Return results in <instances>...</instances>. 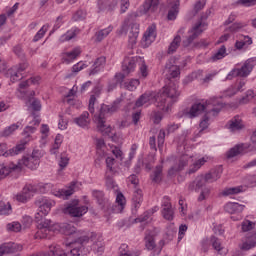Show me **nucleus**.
<instances>
[{
  "instance_id": "1",
  "label": "nucleus",
  "mask_w": 256,
  "mask_h": 256,
  "mask_svg": "<svg viewBox=\"0 0 256 256\" xmlns=\"http://www.w3.org/2000/svg\"><path fill=\"white\" fill-rule=\"evenodd\" d=\"M119 109V102L115 101L113 104H102L99 113L94 115V121L97 125L98 131L104 136L109 137L114 143H119L120 137L113 133V128L105 124L107 117L113 115Z\"/></svg>"
},
{
  "instance_id": "2",
  "label": "nucleus",
  "mask_w": 256,
  "mask_h": 256,
  "mask_svg": "<svg viewBox=\"0 0 256 256\" xmlns=\"http://www.w3.org/2000/svg\"><path fill=\"white\" fill-rule=\"evenodd\" d=\"M179 95H181L179 85L171 82L168 86L160 90L155 96L156 107L165 113H169L173 103H177Z\"/></svg>"
},
{
  "instance_id": "3",
  "label": "nucleus",
  "mask_w": 256,
  "mask_h": 256,
  "mask_svg": "<svg viewBox=\"0 0 256 256\" xmlns=\"http://www.w3.org/2000/svg\"><path fill=\"white\" fill-rule=\"evenodd\" d=\"M221 109H223V103L217 100V98H210L205 102H195L188 112V117L190 119H195V117H199L202 113L213 115V117H215L216 115H219Z\"/></svg>"
},
{
  "instance_id": "4",
  "label": "nucleus",
  "mask_w": 256,
  "mask_h": 256,
  "mask_svg": "<svg viewBox=\"0 0 256 256\" xmlns=\"http://www.w3.org/2000/svg\"><path fill=\"white\" fill-rule=\"evenodd\" d=\"M251 151H256V144H238L227 152L226 157L227 159H233V157H238V155H246V153H251ZM251 167H256V158L244 165V169H249Z\"/></svg>"
},
{
  "instance_id": "5",
  "label": "nucleus",
  "mask_w": 256,
  "mask_h": 256,
  "mask_svg": "<svg viewBox=\"0 0 256 256\" xmlns=\"http://www.w3.org/2000/svg\"><path fill=\"white\" fill-rule=\"evenodd\" d=\"M209 13L211 12H206V15H202L200 19L193 25L189 31V36L182 42L183 47H189V45H191V43H193V41L197 39V37H199L203 31H205V29H207V23H205V20L207 17H209Z\"/></svg>"
},
{
  "instance_id": "6",
  "label": "nucleus",
  "mask_w": 256,
  "mask_h": 256,
  "mask_svg": "<svg viewBox=\"0 0 256 256\" xmlns=\"http://www.w3.org/2000/svg\"><path fill=\"white\" fill-rule=\"evenodd\" d=\"M44 217L45 215H42L41 220H36L40 227L35 235L36 239H47V233L59 231V224H53V221L45 219Z\"/></svg>"
},
{
  "instance_id": "7",
  "label": "nucleus",
  "mask_w": 256,
  "mask_h": 256,
  "mask_svg": "<svg viewBox=\"0 0 256 256\" xmlns=\"http://www.w3.org/2000/svg\"><path fill=\"white\" fill-rule=\"evenodd\" d=\"M35 205L38 207V212L35 214V220L41 221V219H43V215H49L51 208L55 205V202L49 198L42 197L35 201Z\"/></svg>"
},
{
  "instance_id": "8",
  "label": "nucleus",
  "mask_w": 256,
  "mask_h": 256,
  "mask_svg": "<svg viewBox=\"0 0 256 256\" xmlns=\"http://www.w3.org/2000/svg\"><path fill=\"white\" fill-rule=\"evenodd\" d=\"M87 211H89V208L79 205L78 201L71 202L63 209V212L70 215V217H83Z\"/></svg>"
},
{
  "instance_id": "9",
  "label": "nucleus",
  "mask_w": 256,
  "mask_h": 256,
  "mask_svg": "<svg viewBox=\"0 0 256 256\" xmlns=\"http://www.w3.org/2000/svg\"><path fill=\"white\" fill-rule=\"evenodd\" d=\"M59 229H61L64 235H72V237L75 239L74 242H70L69 245H77L76 247H79V244H76L75 241H77L79 237H83V235H81V232L77 231L75 226H73L72 224H62L61 226H59ZM67 245L68 244H66V247Z\"/></svg>"
},
{
  "instance_id": "10",
  "label": "nucleus",
  "mask_w": 256,
  "mask_h": 256,
  "mask_svg": "<svg viewBox=\"0 0 256 256\" xmlns=\"http://www.w3.org/2000/svg\"><path fill=\"white\" fill-rule=\"evenodd\" d=\"M255 65L256 57L247 59L241 68H236L239 77H249V75H251V71H253V69L255 68Z\"/></svg>"
},
{
  "instance_id": "11",
  "label": "nucleus",
  "mask_w": 256,
  "mask_h": 256,
  "mask_svg": "<svg viewBox=\"0 0 256 256\" xmlns=\"http://www.w3.org/2000/svg\"><path fill=\"white\" fill-rule=\"evenodd\" d=\"M162 208V216L164 217V219H166V221H173V219L175 218V210L171 205L169 197L165 196L163 198Z\"/></svg>"
},
{
  "instance_id": "12",
  "label": "nucleus",
  "mask_w": 256,
  "mask_h": 256,
  "mask_svg": "<svg viewBox=\"0 0 256 256\" xmlns=\"http://www.w3.org/2000/svg\"><path fill=\"white\" fill-rule=\"evenodd\" d=\"M29 68L28 62H22L12 68V74L10 76L11 81L15 83V81H21L23 79V72Z\"/></svg>"
},
{
  "instance_id": "13",
  "label": "nucleus",
  "mask_w": 256,
  "mask_h": 256,
  "mask_svg": "<svg viewBox=\"0 0 256 256\" xmlns=\"http://www.w3.org/2000/svg\"><path fill=\"white\" fill-rule=\"evenodd\" d=\"M36 191L35 187L28 185L16 196V201H19V203H27L28 199H31V197L35 195Z\"/></svg>"
},
{
  "instance_id": "14",
  "label": "nucleus",
  "mask_w": 256,
  "mask_h": 256,
  "mask_svg": "<svg viewBox=\"0 0 256 256\" xmlns=\"http://www.w3.org/2000/svg\"><path fill=\"white\" fill-rule=\"evenodd\" d=\"M17 251H23V246L21 244L9 242L0 245V256L9 255V253H17Z\"/></svg>"
},
{
  "instance_id": "15",
  "label": "nucleus",
  "mask_w": 256,
  "mask_h": 256,
  "mask_svg": "<svg viewBox=\"0 0 256 256\" xmlns=\"http://www.w3.org/2000/svg\"><path fill=\"white\" fill-rule=\"evenodd\" d=\"M81 183L79 182H71L68 189H61L56 193V197H60L62 199H69L71 195L75 193V191H78L79 186Z\"/></svg>"
},
{
  "instance_id": "16",
  "label": "nucleus",
  "mask_w": 256,
  "mask_h": 256,
  "mask_svg": "<svg viewBox=\"0 0 256 256\" xmlns=\"http://www.w3.org/2000/svg\"><path fill=\"white\" fill-rule=\"evenodd\" d=\"M253 247H256V233H248L246 239L242 240L239 248L242 251H249V249H253Z\"/></svg>"
},
{
  "instance_id": "17",
  "label": "nucleus",
  "mask_w": 256,
  "mask_h": 256,
  "mask_svg": "<svg viewBox=\"0 0 256 256\" xmlns=\"http://www.w3.org/2000/svg\"><path fill=\"white\" fill-rule=\"evenodd\" d=\"M139 37V24L137 22L130 23V29L128 32V43L133 47L137 44V39Z\"/></svg>"
},
{
  "instance_id": "18",
  "label": "nucleus",
  "mask_w": 256,
  "mask_h": 256,
  "mask_svg": "<svg viewBox=\"0 0 256 256\" xmlns=\"http://www.w3.org/2000/svg\"><path fill=\"white\" fill-rule=\"evenodd\" d=\"M156 29L157 27L155 25H151L144 33L142 41L143 43H145L146 47H149V45H151L153 41H155V38L157 37V33L155 32Z\"/></svg>"
},
{
  "instance_id": "19",
  "label": "nucleus",
  "mask_w": 256,
  "mask_h": 256,
  "mask_svg": "<svg viewBox=\"0 0 256 256\" xmlns=\"http://www.w3.org/2000/svg\"><path fill=\"white\" fill-rule=\"evenodd\" d=\"M164 73L168 75V79H175V77H179V75H181V70L179 69V66L168 62L165 65Z\"/></svg>"
},
{
  "instance_id": "20",
  "label": "nucleus",
  "mask_w": 256,
  "mask_h": 256,
  "mask_svg": "<svg viewBox=\"0 0 256 256\" xmlns=\"http://www.w3.org/2000/svg\"><path fill=\"white\" fill-rule=\"evenodd\" d=\"M205 183H208L205 176H197L194 181L188 184V189L189 191H199V189H201Z\"/></svg>"
},
{
  "instance_id": "21",
  "label": "nucleus",
  "mask_w": 256,
  "mask_h": 256,
  "mask_svg": "<svg viewBox=\"0 0 256 256\" xmlns=\"http://www.w3.org/2000/svg\"><path fill=\"white\" fill-rule=\"evenodd\" d=\"M243 209H245V205L239 204L237 202H228L224 206V210L226 213H230V215H233L235 213H243Z\"/></svg>"
},
{
  "instance_id": "22",
  "label": "nucleus",
  "mask_w": 256,
  "mask_h": 256,
  "mask_svg": "<svg viewBox=\"0 0 256 256\" xmlns=\"http://www.w3.org/2000/svg\"><path fill=\"white\" fill-rule=\"evenodd\" d=\"M171 9L168 11V19L169 21H175L177 19V15H179V0H168Z\"/></svg>"
},
{
  "instance_id": "23",
  "label": "nucleus",
  "mask_w": 256,
  "mask_h": 256,
  "mask_svg": "<svg viewBox=\"0 0 256 256\" xmlns=\"http://www.w3.org/2000/svg\"><path fill=\"white\" fill-rule=\"evenodd\" d=\"M228 129L235 133L236 131H241L243 129V121L241 120V117L235 116L228 122Z\"/></svg>"
},
{
  "instance_id": "24",
  "label": "nucleus",
  "mask_w": 256,
  "mask_h": 256,
  "mask_svg": "<svg viewBox=\"0 0 256 256\" xmlns=\"http://www.w3.org/2000/svg\"><path fill=\"white\" fill-rule=\"evenodd\" d=\"M101 91H103V86L101 85H98L94 88V95H91L89 99L88 109L90 113H95V101H97V97L101 95Z\"/></svg>"
},
{
  "instance_id": "25",
  "label": "nucleus",
  "mask_w": 256,
  "mask_h": 256,
  "mask_svg": "<svg viewBox=\"0 0 256 256\" xmlns=\"http://www.w3.org/2000/svg\"><path fill=\"white\" fill-rule=\"evenodd\" d=\"M145 245L148 251H153L157 245L155 244V231L147 230L145 233Z\"/></svg>"
},
{
  "instance_id": "26",
  "label": "nucleus",
  "mask_w": 256,
  "mask_h": 256,
  "mask_svg": "<svg viewBox=\"0 0 256 256\" xmlns=\"http://www.w3.org/2000/svg\"><path fill=\"white\" fill-rule=\"evenodd\" d=\"M33 163H35L34 159H31L30 156L28 157H23L17 164L16 167L17 171H21V169H23L24 167H27L28 169H35L36 167H39V164H35L33 167H31L30 165H33Z\"/></svg>"
},
{
  "instance_id": "27",
  "label": "nucleus",
  "mask_w": 256,
  "mask_h": 256,
  "mask_svg": "<svg viewBox=\"0 0 256 256\" xmlns=\"http://www.w3.org/2000/svg\"><path fill=\"white\" fill-rule=\"evenodd\" d=\"M152 183H161L163 181V165H158L150 175Z\"/></svg>"
},
{
  "instance_id": "28",
  "label": "nucleus",
  "mask_w": 256,
  "mask_h": 256,
  "mask_svg": "<svg viewBox=\"0 0 256 256\" xmlns=\"http://www.w3.org/2000/svg\"><path fill=\"white\" fill-rule=\"evenodd\" d=\"M135 58H126L122 65V71L125 75H129V73H133L135 71Z\"/></svg>"
},
{
  "instance_id": "29",
  "label": "nucleus",
  "mask_w": 256,
  "mask_h": 256,
  "mask_svg": "<svg viewBox=\"0 0 256 256\" xmlns=\"http://www.w3.org/2000/svg\"><path fill=\"white\" fill-rule=\"evenodd\" d=\"M106 63L107 58H105V56L98 57L93 64L94 68L90 71V75H95L96 73H99V71H101V68L105 67Z\"/></svg>"
},
{
  "instance_id": "30",
  "label": "nucleus",
  "mask_w": 256,
  "mask_h": 256,
  "mask_svg": "<svg viewBox=\"0 0 256 256\" xmlns=\"http://www.w3.org/2000/svg\"><path fill=\"white\" fill-rule=\"evenodd\" d=\"M92 195L95 200H97V203L102 207V209H105L107 207L109 201L105 200V194L102 191L99 190H93Z\"/></svg>"
},
{
  "instance_id": "31",
  "label": "nucleus",
  "mask_w": 256,
  "mask_h": 256,
  "mask_svg": "<svg viewBox=\"0 0 256 256\" xmlns=\"http://www.w3.org/2000/svg\"><path fill=\"white\" fill-rule=\"evenodd\" d=\"M19 166L14 163H10L8 166L0 168V181H3L12 171H18Z\"/></svg>"
},
{
  "instance_id": "32",
  "label": "nucleus",
  "mask_w": 256,
  "mask_h": 256,
  "mask_svg": "<svg viewBox=\"0 0 256 256\" xmlns=\"http://www.w3.org/2000/svg\"><path fill=\"white\" fill-rule=\"evenodd\" d=\"M19 127H21V122L11 124L0 132V137H11V135H13V133H15Z\"/></svg>"
},
{
  "instance_id": "33",
  "label": "nucleus",
  "mask_w": 256,
  "mask_h": 256,
  "mask_svg": "<svg viewBox=\"0 0 256 256\" xmlns=\"http://www.w3.org/2000/svg\"><path fill=\"white\" fill-rule=\"evenodd\" d=\"M144 13H151L157 11V7H159V0H145L144 4Z\"/></svg>"
},
{
  "instance_id": "34",
  "label": "nucleus",
  "mask_w": 256,
  "mask_h": 256,
  "mask_svg": "<svg viewBox=\"0 0 256 256\" xmlns=\"http://www.w3.org/2000/svg\"><path fill=\"white\" fill-rule=\"evenodd\" d=\"M132 203L133 207H135L136 209H139L141 207V203H143V191H141V189H136L134 191Z\"/></svg>"
},
{
  "instance_id": "35",
  "label": "nucleus",
  "mask_w": 256,
  "mask_h": 256,
  "mask_svg": "<svg viewBox=\"0 0 256 256\" xmlns=\"http://www.w3.org/2000/svg\"><path fill=\"white\" fill-rule=\"evenodd\" d=\"M180 46H181V36L176 35L168 47V51H167L168 55H173V53H176L177 49H179Z\"/></svg>"
},
{
  "instance_id": "36",
  "label": "nucleus",
  "mask_w": 256,
  "mask_h": 256,
  "mask_svg": "<svg viewBox=\"0 0 256 256\" xmlns=\"http://www.w3.org/2000/svg\"><path fill=\"white\" fill-rule=\"evenodd\" d=\"M221 173H223V171L221 170V168H219L216 170H211L204 177L206 178V181L208 183H214V181H217V179L221 178Z\"/></svg>"
},
{
  "instance_id": "37",
  "label": "nucleus",
  "mask_w": 256,
  "mask_h": 256,
  "mask_svg": "<svg viewBox=\"0 0 256 256\" xmlns=\"http://www.w3.org/2000/svg\"><path fill=\"white\" fill-rule=\"evenodd\" d=\"M79 32L78 28H72L60 37V41L62 43H64V41H71V39H75V37L79 35Z\"/></svg>"
},
{
  "instance_id": "38",
  "label": "nucleus",
  "mask_w": 256,
  "mask_h": 256,
  "mask_svg": "<svg viewBox=\"0 0 256 256\" xmlns=\"http://www.w3.org/2000/svg\"><path fill=\"white\" fill-rule=\"evenodd\" d=\"M205 163H207V158L205 157L200 158L199 160L194 162L188 170L189 175H192V173H197V171H199V169H201V167H203Z\"/></svg>"
},
{
  "instance_id": "39",
  "label": "nucleus",
  "mask_w": 256,
  "mask_h": 256,
  "mask_svg": "<svg viewBox=\"0 0 256 256\" xmlns=\"http://www.w3.org/2000/svg\"><path fill=\"white\" fill-rule=\"evenodd\" d=\"M157 95H153L151 93H145L142 94L138 100L136 101L135 105L136 107H143V105H145V103H149V101H151V99H155Z\"/></svg>"
},
{
  "instance_id": "40",
  "label": "nucleus",
  "mask_w": 256,
  "mask_h": 256,
  "mask_svg": "<svg viewBox=\"0 0 256 256\" xmlns=\"http://www.w3.org/2000/svg\"><path fill=\"white\" fill-rule=\"evenodd\" d=\"M227 55V48H225V45L221 46L212 56L211 61H220V59L225 58Z\"/></svg>"
},
{
  "instance_id": "41",
  "label": "nucleus",
  "mask_w": 256,
  "mask_h": 256,
  "mask_svg": "<svg viewBox=\"0 0 256 256\" xmlns=\"http://www.w3.org/2000/svg\"><path fill=\"white\" fill-rule=\"evenodd\" d=\"M247 27V23L245 22H235L231 26L225 29L226 33H238L240 29H244Z\"/></svg>"
},
{
  "instance_id": "42",
  "label": "nucleus",
  "mask_w": 256,
  "mask_h": 256,
  "mask_svg": "<svg viewBox=\"0 0 256 256\" xmlns=\"http://www.w3.org/2000/svg\"><path fill=\"white\" fill-rule=\"evenodd\" d=\"M28 142L29 140H22L20 144L16 145L14 148L9 150V154L12 156L19 155V153H22V151H25V145H27Z\"/></svg>"
},
{
  "instance_id": "43",
  "label": "nucleus",
  "mask_w": 256,
  "mask_h": 256,
  "mask_svg": "<svg viewBox=\"0 0 256 256\" xmlns=\"http://www.w3.org/2000/svg\"><path fill=\"white\" fill-rule=\"evenodd\" d=\"M75 123L79 127H87L89 125V112H84L80 117L76 118Z\"/></svg>"
},
{
  "instance_id": "44",
  "label": "nucleus",
  "mask_w": 256,
  "mask_h": 256,
  "mask_svg": "<svg viewBox=\"0 0 256 256\" xmlns=\"http://www.w3.org/2000/svg\"><path fill=\"white\" fill-rule=\"evenodd\" d=\"M111 31H113V26H108L107 28L96 32V41L101 43V41L105 39V37H107Z\"/></svg>"
},
{
  "instance_id": "45",
  "label": "nucleus",
  "mask_w": 256,
  "mask_h": 256,
  "mask_svg": "<svg viewBox=\"0 0 256 256\" xmlns=\"http://www.w3.org/2000/svg\"><path fill=\"white\" fill-rule=\"evenodd\" d=\"M11 213H13L11 203L0 201V215H11Z\"/></svg>"
},
{
  "instance_id": "46",
  "label": "nucleus",
  "mask_w": 256,
  "mask_h": 256,
  "mask_svg": "<svg viewBox=\"0 0 256 256\" xmlns=\"http://www.w3.org/2000/svg\"><path fill=\"white\" fill-rule=\"evenodd\" d=\"M39 81H41V77L37 76V77H32L24 82H21L19 84L20 89H27V87H29L31 84L32 85H37V83H39Z\"/></svg>"
},
{
  "instance_id": "47",
  "label": "nucleus",
  "mask_w": 256,
  "mask_h": 256,
  "mask_svg": "<svg viewBox=\"0 0 256 256\" xmlns=\"http://www.w3.org/2000/svg\"><path fill=\"white\" fill-rule=\"evenodd\" d=\"M61 143H63V136L61 134H57L54 145L52 149H50L51 155H57V150L61 147Z\"/></svg>"
},
{
  "instance_id": "48",
  "label": "nucleus",
  "mask_w": 256,
  "mask_h": 256,
  "mask_svg": "<svg viewBox=\"0 0 256 256\" xmlns=\"http://www.w3.org/2000/svg\"><path fill=\"white\" fill-rule=\"evenodd\" d=\"M211 243H212V247L213 249H215V251H217L219 253V255H223V246H221V241L219 240V238L213 236L211 238Z\"/></svg>"
},
{
  "instance_id": "49",
  "label": "nucleus",
  "mask_w": 256,
  "mask_h": 256,
  "mask_svg": "<svg viewBox=\"0 0 256 256\" xmlns=\"http://www.w3.org/2000/svg\"><path fill=\"white\" fill-rule=\"evenodd\" d=\"M243 191V186H237V187H232V188H226L223 192L222 195L224 197H227L228 195H237L238 193H241Z\"/></svg>"
},
{
  "instance_id": "50",
  "label": "nucleus",
  "mask_w": 256,
  "mask_h": 256,
  "mask_svg": "<svg viewBox=\"0 0 256 256\" xmlns=\"http://www.w3.org/2000/svg\"><path fill=\"white\" fill-rule=\"evenodd\" d=\"M119 256H139V253H133L129 251V246L127 244H122L119 248Z\"/></svg>"
},
{
  "instance_id": "51",
  "label": "nucleus",
  "mask_w": 256,
  "mask_h": 256,
  "mask_svg": "<svg viewBox=\"0 0 256 256\" xmlns=\"http://www.w3.org/2000/svg\"><path fill=\"white\" fill-rule=\"evenodd\" d=\"M106 187L107 189H110V191H114V193L119 190L117 184H115V180L109 175L106 176Z\"/></svg>"
},
{
  "instance_id": "52",
  "label": "nucleus",
  "mask_w": 256,
  "mask_h": 256,
  "mask_svg": "<svg viewBox=\"0 0 256 256\" xmlns=\"http://www.w3.org/2000/svg\"><path fill=\"white\" fill-rule=\"evenodd\" d=\"M124 86L128 91H135L139 87V79H131L129 82H125Z\"/></svg>"
},
{
  "instance_id": "53",
  "label": "nucleus",
  "mask_w": 256,
  "mask_h": 256,
  "mask_svg": "<svg viewBox=\"0 0 256 256\" xmlns=\"http://www.w3.org/2000/svg\"><path fill=\"white\" fill-rule=\"evenodd\" d=\"M65 55L66 57H68V59L73 61L81 55V48H74L72 51L66 52Z\"/></svg>"
},
{
  "instance_id": "54",
  "label": "nucleus",
  "mask_w": 256,
  "mask_h": 256,
  "mask_svg": "<svg viewBox=\"0 0 256 256\" xmlns=\"http://www.w3.org/2000/svg\"><path fill=\"white\" fill-rule=\"evenodd\" d=\"M29 157L34 160V163H32L30 167L39 165V160L41 159V152L39 150H33L32 154Z\"/></svg>"
},
{
  "instance_id": "55",
  "label": "nucleus",
  "mask_w": 256,
  "mask_h": 256,
  "mask_svg": "<svg viewBox=\"0 0 256 256\" xmlns=\"http://www.w3.org/2000/svg\"><path fill=\"white\" fill-rule=\"evenodd\" d=\"M116 203L118 205V208L120 211H123L125 207V196H123V193L119 192L116 196Z\"/></svg>"
},
{
  "instance_id": "56",
  "label": "nucleus",
  "mask_w": 256,
  "mask_h": 256,
  "mask_svg": "<svg viewBox=\"0 0 256 256\" xmlns=\"http://www.w3.org/2000/svg\"><path fill=\"white\" fill-rule=\"evenodd\" d=\"M47 26H42V28L36 33V35L33 38L34 43H37L40 39H43L45 37V33H47Z\"/></svg>"
},
{
  "instance_id": "57",
  "label": "nucleus",
  "mask_w": 256,
  "mask_h": 256,
  "mask_svg": "<svg viewBox=\"0 0 256 256\" xmlns=\"http://www.w3.org/2000/svg\"><path fill=\"white\" fill-rule=\"evenodd\" d=\"M7 230L12 231L13 233H19L21 231V223L19 222H12L7 224Z\"/></svg>"
},
{
  "instance_id": "58",
  "label": "nucleus",
  "mask_w": 256,
  "mask_h": 256,
  "mask_svg": "<svg viewBox=\"0 0 256 256\" xmlns=\"http://www.w3.org/2000/svg\"><path fill=\"white\" fill-rule=\"evenodd\" d=\"M35 131H37V128L33 126H26L23 130V135L26 137L25 140L29 141V137H31Z\"/></svg>"
},
{
  "instance_id": "59",
  "label": "nucleus",
  "mask_w": 256,
  "mask_h": 256,
  "mask_svg": "<svg viewBox=\"0 0 256 256\" xmlns=\"http://www.w3.org/2000/svg\"><path fill=\"white\" fill-rule=\"evenodd\" d=\"M153 215V211H146L142 216L135 219V223H145Z\"/></svg>"
},
{
  "instance_id": "60",
  "label": "nucleus",
  "mask_w": 256,
  "mask_h": 256,
  "mask_svg": "<svg viewBox=\"0 0 256 256\" xmlns=\"http://www.w3.org/2000/svg\"><path fill=\"white\" fill-rule=\"evenodd\" d=\"M253 225H255L252 221L245 220L242 222V231L243 233H247V231H251L253 229Z\"/></svg>"
},
{
  "instance_id": "61",
  "label": "nucleus",
  "mask_w": 256,
  "mask_h": 256,
  "mask_svg": "<svg viewBox=\"0 0 256 256\" xmlns=\"http://www.w3.org/2000/svg\"><path fill=\"white\" fill-rule=\"evenodd\" d=\"M67 165H69V157L64 156L63 154H61L60 160H59L60 169L61 170L65 169V167H67Z\"/></svg>"
},
{
  "instance_id": "62",
  "label": "nucleus",
  "mask_w": 256,
  "mask_h": 256,
  "mask_svg": "<svg viewBox=\"0 0 256 256\" xmlns=\"http://www.w3.org/2000/svg\"><path fill=\"white\" fill-rule=\"evenodd\" d=\"M14 53L19 57V59H25V52L23 51V47L21 45H17L14 47Z\"/></svg>"
},
{
  "instance_id": "63",
  "label": "nucleus",
  "mask_w": 256,
  "mask_h": 256,
  "mask_svg": "<svg viewBox=\"0 0 256 256\" xmlns=\"http://www.w3.org/2000/svg\"><path fill=\"white\" fill-rule=\"evenodd\" d=\"M176 233H177V227H175L174 223H170L167 226L166 235H168V237H173V235H175Z\"/></svg>"
},
{
  "instance_id": "64",
  "label": "nucleus",
  "mask_w": 256,
  "mask_h": 256,
  "mask_svg": "<svg viewBox=\"0 0 256 256\" xmlns=\"http://www.w3.org/2000/svg\"><path fill=\"white\" fill-rule=\"evenodd\" d=\"M209 114H205L200 122L201 131H205L209 127Z\"/></svg>"
}]
</instances>
